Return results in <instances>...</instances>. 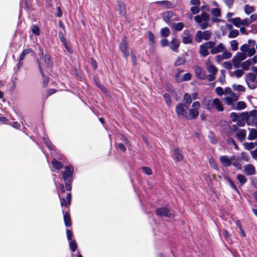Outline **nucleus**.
I'll return each instance as SVG.
<instances>
[{"mask_svg":"<svg viewBox=\"0 0 257 257\" xmlns=\"http://www.w3.org/2000/svg\"><path fill=\"white\" fill-rule=\"evenodd\" d=\"M195 21L198 23L201 29H205L209 26L210 17L208 14L206 12H202L200 15L196 16L194 17Z\"/></svg>","mask_w":257,"mask_h":257,"instance_id":"f257e3e1","label":"nucleus"},{"mask_svg":"<svg viewBox=\"0 0 257 257\" xmlns=\"http://www.w3.org/2000/svg\"><path fill=\"white\" fill-rule=\"evenodd\" d=\"M200 107V104L199 101H194L192 105V108L188 109L187 113V119L189 120L195 119L199 115V109Z\"/></svg>","mask_w":257,"mask_h":257,"instance_id":"f03ea898","label":"nucleus"},{"mask_svg":"<svg viewBox=\"0 0 257 257\" xmlns=\"http://www.w3.org/2000/svg\"><path fill=\"white\" fill-rule=\"evenodd\" d=\"M206 108L210 110L215 108L219 111H222L224 109L221 101L217 98L208 100L206 104Z\"/></svg>","mask_w":257,"mask_h":257,"instance_id":"7ed1b4c3","label":"nucleus"},{"mask_svg":"<svg viewBox=\"0 0 257 257\" xmlns=\"http://www.w3.org/2000/svg\"><path fill=\"white\" fill-rule=\"evenodd\" d=\"M244 80L248 87L250 89H254L257 87L256 84V76L253 73H248L244 76Z\"/></svg>","mask_w":257,"mask_h":257,"instance_id":"20e7f679","label":"nucleus"},{"mask_svg":"<svg viewBox=\"0 0 257 257\" xmlns=\"http://www.w3.org/2000/svg\"><path fill=\"white\" fill-rule=\"evenodd\" d=\"M188 107L184 103H179L176 106V112L179 117L187 118Z\"/></svg>","mask_w":257,"mask_h":257,"instance_id":"39448f33","label":"nucleus"},{"mask_svg":"<svg viewBox=\"0 0 257 257\" xmlns=\"http://www.w3.org/2000/svg\"><path fill=\"white\" fill-rule=\"evenodd\" d=\"M74 172V168L71 166H66L65 170L62 172V178L64 181H72V175Z\"/></svg>","mask_w":257,"mask_h":257,"instance_id":"423d86ee","label":"nucleus"},{"mask_svg":"<svg viewBox=\"0 0 257 257\" xmlns=\"http://www.w3.org/2000/svg\"><path fill=\"white\" fill-rule=\"evenodd\" d=\"M246 58V54L243 52H238L232 59L233 63L235 68L239 67L240 62Z\"/></svg>","mask_w":257,"mask_h":257,"instance_id":"0eeeda50","label":"nucleus"},{"mask_svg":"<svg viewBox=\"0 0 257 257\" xmlns=\"http://www.w3.org/2000/svg\"><path fill=\"white\" fill-rule=\"evenodd\" d=\"M247 125H252L257 127V110H253L249 112V115L247 119Z\"/></svg>","mask_w":257,"mask_h":257,"instance_id":"6e6552de","label":"nucleus"},{"mask_svg":"<svg viewBox=\"0 0 257 257\" xmlns=\"http://www.w3.org/2000/svg\"><path fill=\"white\" fill-rule=\"evenodd\" d=\"M156 214L160 216L170 217L172 215L171 210L166 207L159 208L156 210Z\"/></svg>","mask_w":257,"mask_h":257,"instance_id":"1a4fd4ad","label":"nucleus"},{"mask_svg":"<svg viewBox=\"0 0 257 257\" xmlns=\"http://www.w3.org/2000/svg\"><path fill=\"white\" fill-rule=\"evenodd\" d=\"M120 49L124 57L127 58L129 55L127 43L125 38H124L120 43Z\"/></svg>","mask_w":257,"mask_h":257,"instance_id":"9d476101","label":"nucleus"},{"mask_svg":"<svg viewBox=\"0 0 257 257\" xmlns=\"http://www.w3.org/2000/svg\"><path fill=\"white\" fill-rule=\"evenodd\" d=\"M196 76L199 79L204 80L206 79V74L205 71L200 66H196L194 67Z\"/></svg>","mask_w":257,"mask_h":257,"instance_id":"9b49d317","label":"nucleus"},{"mask_svg":"<svg viewBox=\"0 0 257 257\" xmlns=\"http://www.w3.org/2000/svg\"><path fill=\"white\" fill-rule=\"evenodd\" d=\"M169 48L173 52L178 53L179 52V47L180 46L179 41L176 38H173L169 43Z\"/></svg>","mask_w":257,"mask_h":257,"instance_id":"f8f14e48","label":"nucleus"},{"mask_svg":"<svg viewBox=\"0 0 257 257\" xmlns=\"http://www.w3.org/2000/svg\"><path fill=\"white\" fill-rule=\"evenodd\" d=\"M205 64L206 69L210 74H217L218 72L217 68L215 66L213 65L209 60L206 61Z\"/></svg>","mask_w":257,"mask_h":257,"instance_id":"ddd939ff","label":"nucleus"},{"mask_svg":"<svg viewBox=\"0 0 257 257\" xmlns=\"http://www.w3.org/2000/svg\"><path fill=\"white\" fill-rule=\"evenodd\" d=\"M182 72L181 70L180 69H178L177 70V74L176 75V78L177 81L182 82V81H189L191 79L192 75L190 73H185L183 77L182 78H180L179 77V73Z\"/></svg>","mask_w":257,"mask_h":257,"instance_id":"4468645a","label":"nucleus"},{"mask_svg":"<svg viewBox=\"0 0 257 257\" xmlns=\"http://www.w3.org/2000/svg\"><path fill=\"white\" fill-rule=\"evenodd\" d=\"M71 194L70 193L67 194L66 198H62L60 199L61 205L63 207L65 206V207H68L71 204Z\"/></svg>","mask_w":257,"mask_h":257,"instance_id":"2eb2a0df","label":"nucleus"},{"mask_svg":"<svg viewBox=\"0 0 257 257\" xmlns=\"http://www.w3.org/2000/svg\"><path fill=\"white\" fill-rule=\"evenodd\" d=\"M117 5L119 15L124 16L126 14V6L125 4L121 1H118L117 2Z\"/></svg>","mask_w":257,"mask_h":257,"instance_id":"dca6fc26","label":"nucleus"},{"mask_svg":"<svg viewBox=\"0 0 257 257\" xmlns=\"http://www.w3.org/2000/svg\"><path fill=\"white\" fill-rule=\"evenodd\" d=\"M219 160L224 167H228L231 165V157L226 156H221Z\"/></svg>","mask_w":257,"mask_h":257,"instance_id":"f3484780","label":"nucleus"},{"mask_svg":"<svg viewBox=\"0 0 257 257\" xmlns=\"http://www.w3.org/2000/svg\"><path fill=\"white\" fill-rule=\"evenodd\" d=\"M241 159L238 157L234 156L231 157V164H232L233 166L238 169H241L242 164L240 163Z\"/></svg>","mask_w":257,"mask_h":257,"instance_id":"a211bd4d","label":"nucleus"},{"mask_svg":"<svg viewBox=\"0 0 257 257\" xmlns=\"http://www.w3.org/2000/svg\"><path fill=\"white\" fill-rule=\"evenodd\" d=\"M244 172L248 175H252L255 173L254 167L251 164H247L244 166Z\"/></svg>","mask_w":257,"mask_h":257,"instance_id":"6ab92c4d","label":"nucleus"},{"mask_svg":"<svg viewBox=\"0 0 257 257\" xmlns=\"http://www.w3.org/2000/svg\"><path fill=\"white\" fill-rule=\"evenodd\" d=\"M172 156L173 158L177 161H180L183 159V156L180 154L177 148H174L172 150Z\"/></svg>","mask_w":257,"mask_h":257,"instance_id":"aec40b11","label":"nucleus"},{"mask_svg":"<svg viewBox=\"0 0 257 257\" xmlns=\"http://www.w3.org/2000/svg\"><path fill=\"white\" fill-rule=\"evenodd\" d=\"M32 52V49L29 48V49H24L22 53H21L20 59H19V66H21L22 65V61L25 59V56L26 55L30 54Z\"/></svg>","mask_w":257,"mask_h":257,"instance_id":"412c9836","label":"nucleus"},{"mask_svg":"<svg viewBox=\"0 0 257 257\" xmlns=\"http://www.w3.org/2000/svg\"><path fill=\"white\" fill-rule=\"evenodd\" d=\"M225 47L224 45L222 43H220L217 46H214L213 48L211 50V53L212 54H216L223 51Z\"/></svg>","mask_w":257,"mask_h":257,"instance_id":"4be33fe9","label":"nucleus"},{"mask_svg":"<svg viewBox=\"0 0 257 257\" xmlns=\"http://www.w3.org/2000/svg\"><path fill=\"white\" fill-rule=\"evenodd\" d=\"M173 16V13L171 11H167L163 14V17L164 21L167 23L170 24L171 18Z\"/></svg>","mask_w":257,"mask_h":257,"instance_id":"5701e85b","label":"nucleus"},{"mask_svg":"<svg viewBox=\"0 0 257 257\" xmlns=\"http://www.w3.org/2000/svg\"><path fill=\"white\" fill-rule=\"evenodd\" d=\"M37 63L38 65L40 72V73L42 76V77H43V85L44 87H46L48 82V78L47 76H45L44 75L43 70H42V68L41 64H40V62L39 60H38Z\"/></svg>","mask_w":257,"mask_h":257,"instance_id":"b1692460","label":"nucleus"},{"mask_svg":"<svg viewBox=\"0 0 257 257\" xmlns=\"http://www.w3.org/2000/svg\"><path fill=\"white\" fill-rule=\"evenodd\" d=\"M236 137L240 141H242L246 137V131L244 129L238 130L236 133Z\"/></svg>","mask_w":257,"mask_h":257,"instance_id":"393cba45","label":"nucleus"},{"mask_svg":"<svg viewBox=\"0 0 257 257\" xmlns=\"http://www.w3.org/2000/svg\"><path fill=\"white\" fill-rule=\"evenodd\" d=\"M257 138V130L254 128L249 129V133L248 136L249 140H253Z\"/></svg>","mask_w":257,"mask_h":257,"instance_id":"a878e982","label":"nucleus"},{"mask_svg":"<svg viewBox=\"0 0 257 257\" xmlns=\"http://www.w3.org/2000/svg\"><path fill=\"white\" fill-rule=\"evenodd\" d=\"M199 52L201 56L206 57L209 55L208 49L203 44L200 46Z\"/></svg>","mask_w":257,"mask_h":257,"instance_id":"bb28decb","label":"nucleus"},{"mask_svg":"<svg viewBox=\"0 0 257 257\" xmlns=\"http://www.w3.org/2000/svg\"><path fill=\"white\" fill-rule=\"evenodd\" d=\"M148 39L150 43V45L153 47L155 44V36L153 33L151 31L148 33Z\"/></svg>","mask_w":257,"mask_h":257,"instance_id":"cd10ccee","label":"nucleus"},{"mask_svg":"<svg viewBox=\"0 0 257 257\" xmlns=\"http://www.w3.org/2000/svg\"><path fill=\"white\" fill-rule=\"evenodd\" d=\"M52 165L54 168L57 170H60L63 168V164L58 161H57L56 159H53L52 162Z\"/></svg>","mask_w":257,"mask_h":257,"instance_id":"c85d7f7f","label":"nucleus"},{"mask_svg":"<svg viewBox=\"0 0 257 257\" xmlns=\"http://www.w3.org/2000/svg\"><path fill=\"white\" fill-rule=\"evenodd\" d=\"M63 217L65 225L67 227L70 226L71 221L69 214L67 213H64Z\"/></svg>","mask_w":257,"mask_h":257,"instance_id":"c756f323","label":"nucleus"},{"mask_svg":"<svg viewBox=\"0 0 257 257\" xmlns=\"http://www.w3.org/2000/svg\"><path fill=\"white\" fill-rule=\"evenodd\" d=\"M211 14L212 15V17H220L221 16V10L219 8H215L211 10Z\"/></svg>","mask_w":257,"mask_h":257,"instance_id":"7c9ffc66","label":"nucleus"},{"mask_svg":"<svg viewBox=\"0 0 257 257\" xmlns=\"http://www.w3.org/2000/svg\"><path fill=\"white\" fill-rule=\"evenodd\" d=\"M251 64H252L251 60L250 59H248V60L243 62V63H242L241 64V67L242 68V69L244 70H247L249 69V67Z\"/></svg>","mask_w":257,"mask_h":257,"instance_id":"2f4dec72","label":"nucleus"},{"mask_svg":"<svg viewBox=\"0 0 257 257\" xmlns=\"http://www.w3.org/2000/svg\"><path fill=\"white\" fill-rule=\"evenodd\" d=\"M233 89L234 91L238 92H244L245 90V87L242 85L233 84L232 86Z\"/></svg>","mask_w":257,"mask_h":257,"instance_id":"473e14b6","label":"nucleus"},{"mask_svg":"<svg viewBox=\"0 0 257 257\" xmlns=\"http://www.w3.org/2000/svg\"><path fill=\"white\" fill-rule=\"evenodd\" d=\"M228 21L233 23L237 27H239L241 25V19L238 18H235L232 19L228 20Z\"/></svg>","mask_w":257,"mask_h":257,"instance_id":"72a5a7b5","label":"nucleus"},{"mask_svg":"<svg viewBox=\"0 0 257 257\" xmlns=\"http://www.w3.org/2000/svg\"><path fill=\"white\" fill-rule=\"evenodd\" d=\"M160 32L162 36L164 37H167L170 34V31L168 27L162 28Z\"/></svg>","mask_w":257,"mask_h":257,"instance_id":"f704fd0d","label":"nucleus"},{"mask_svg":"<svg viewBox=\"0 0 257 257\" xmlns=\"http://www.w3.org/2000/svg\"><path fill=\"white\" fill-rule=\"evenodd\" d=\"M204 39L203 36L202 34V32L201 31H198L196 32V34L195 36V40L197 42L200 43L202 40Z\"/></svg>","mask_w":257,"mask_h":257,"instance_id":"c9c22d12","label":"nucleus"},{"mask_svg":"<svg viewBox=\"0 0 257 257\" xmlns=\"http://www.w3.org/2000/svg\"><path fill=\"white\" fill-rule=\"evenodd\" d=\"M186 62V60L184 57H178L175 61L174 65L176 66L183 65Z\"/></svg>","mask_w":257,"mask_h":257,"instance_id":"e433bc0d","label":"nucleus"},{"mask_svg":"<svg viewBox=\"0 0 257 257\" xmlns=\"http://www.w3.org/2000/svg\"><path fill=\"white\" fill-rule=\"evenodd\" d=\"M246 107L245 103L242 101L238 102L235 106L234 107V109L237 110H242L244 109Z\"/></svg>","mask_w":257,"mask_h":257,"instance_id":"4c0bfd02","label":"nucleus"},{"mask_svg":"<svg viewBox=\"0 0 257 257\" xmlns=\"http://www.w3.org/2000/svg\"><path fill=\"white\" fill-rule=\"evenodd\" d=\"M69 243L70 249L73 252L75 251L76 250L77 247V245L75 240L74 239L71 240L70 241H69Z\"/></svg>","mask_w":257,"mask_h":257,"instance_id":"58836bf2","label":"nucleus"},{"mask_svg":"<svg viewBox=\"0 0 257 257\" xmlns=\"http://www.w3.org/2000/svg\"><path fill=\"white\" fill-rule=\"evenodd\" d=\"M163 97L166 101V102L168 106L171 107L172 101H171V98L170 96L168 94L165 93L163 95Z\"/></svg>","mask_w":257,"mask_h":257,"instance_id":"ea45409f","label":"nucleus"},{"mask_svg":"<svg viewBox=\"0 0 257 257\" xmlns=\"http://www.w3.org/2000/svg\"><path fill=\"white\" fill-rule=\"evenodd\" d=\"M184 101L186 104H190L192 102V97L188 93H185L183 97Z\"/></svg>","mask_w":257,"mask_h":257,"instance_id":"a19ab883","label":"nucleus"},{"mask_svg":"<svg viewBox=\"0 0 257 257\" xmlns=\"http://www.w3.org/2000/svg\"><path fill=\"white\" fill-rule=\"evenodd\" d=\"M237 180L239 181L241 185H243L247 181V179H246L245 176L241 174H238L237 176Z\"/></svg>","mask_w":257,"mask_h":257,"instance_id":"79ce46f5","label":"nucleus"},{"mask_svg":"<svg viewBox=\"0 0 257 257\" xmlns=\"http://www.w3.org/2000/svg\"><path fill=\"white\" fill-rule=\"evenodd\" d=\"M244 148L245 150H250L254 148L255 145L254 143H245L243 144Z\"/></svg>","mask_w":257,"mask_h":257,"instance_id":"37998d69","label":"nucleus"},{"mask_svg":"<svg viewBox=\"0 0 257 257\" xmlns=\"http://www.w3.org/2000/svg\"><path fill=\"white\" fill-rule=\"evenodd\" d=\"M249 115V112H242L239 115V119L246 120V123L247 122V119L248 118Z\"/></svg>","mask_w":257,"mask_h":257,"instance_id":"c03bdc74","label":"nucleus"},{"mask_svg":"<svg viewBox=\"0 0 257 257\" xmlns=\"http://www.w3.org/2000/svg\"><path fill=\"white\" fill-rule=\"evenodd\" d=\"M239 34L238 31L237 30H232L230 31L228 35V37L230 38H236Z\"/></svg>","mask_w":257,"mask_h":257,"instance_id":"a18cd8bd","label":"nucleus"},{"mask_svg":"<svg viewBox=\"0 0 257 257\" xmlns=\"http://www.w3.org/2000/svg\"><path fill=\"white\" fill-rule=\"evenodd\" d=\"M230 45H231V49L233 51H235L237 50L238 43L236 40H232L230 42Z\"/></svg>","mask_w":257,"mask_h":257,"instance_id":"49530a36","label":"nucleus"},{"mask_svg":"<svg viewBox=\"0 0 257 257\" xmlns=\"http://www.w3.org/2000/svg\"><path fill=\"white\" fill-rule=\"evenodd\" d=\"M43 142H44V144L46 145V146L47 147V148L49 150H53V146L51 143V142H50V141L48 139H47V138H43Z\"/></svg>","mask_w":257,"mask_h":257,"instance_id":"de8ad7c7","label":"nucleus"},{"mask_svg":"<svg viewBox=\"0 0 257 257\" xmlns=\"http://www.w3.org/2000/svg\"><path fill=\"white\" fill-rule=\"evenodd\" d=\"M184 27V24L182 22L178 23L177 24L174 25V29L176 31H181Z\"/></svg>","mask_w":257,"mask_h":257,"instance_id":"09e8293b","label":"nucleus"},{"mask_svg":"<svg viewBox=\"0 0 257 257\" xmlns=\"http://www.w3.org/2000/svg\"><path fill=\"white\" fill-rule=\"evenodd\" d=\"M203 45L205 46L207 49L212 50L215 46V43L213 41H208L205 43Z\"/></svg>","mask_w":257,"mask_h":257,"instance_id":"8fccbe9b","label":"nucleus"},{"mask_svg":"<svg viewBox=\"0 0 257 257\" xmlns=\"http://www.w3.org/2000/svg\"><path fill=\"white\" fill-rule=\"evenodd\" d=\"M227 180L229 184L231 187L234 189L237 193H239V190L237 188L235 185L233 183V182L231 181V180L229 178H227Z\"/></svg>","mask_w":257,"mask_h":257,"instance_id":"3c124183","label":"nucleus"},{"mask_svg":"<svg viewBox=\"0 0 257 257\" xmlns=\"http://www.w3.org/2000/svg\"><path fill=\"white\" fill-rule=\"evenodd\" d=\"M202 34L203 36L204 40H208L211 37V33L209 31H205L202 32Z\"/></svg>","mask_w":257,"mask_h":257,"instance_id":"603ef678","label":"nucleus"},{"mask_svg":"<svg viewBox=\"0 0 257 257\" xmlns=\"http://www.w3.org/2000/svg\"><path fill=\"white\" fill-rule=\"evenodd\" d=\"M31 30L33 33H34L36 35L39 36L40 35V29L37 26L33 25Z\"/></svg>","mask_w":257,"mask_h":257,"instance_id":"864d4df0","label":"nucleus"},{"mask_svg":"<svg viewBox=\"0 0 257 257\" xmlns=\"http://www.w3.org/2000/svg\"><path fill=\"white\" fill-rule=\"evenodd\" d=\"M182 42L185 44H189L192 43V38L190 36H185L183 38Z\"/></svg>","mask_w":257,"mask_h":257,"instance_id":"5fc2aeb1","label":"nucleus"},{"mask_svg":"<svg viewBox=\"0 0 257 257\" xmlns=\"http://www.w3.org/2000/svg\"><path fill=\"white\" fill-rule=\"evenodd\" d=\"M209 162L210 166L212 168L216 169V170L218 169L217 165L213 158H211L210 159H209Z\"/></svg>","mask_w":257,"mask_h":257,"instance_id":"6e6d98bb","label":"nucleus"},{"mask_svg":"<svg viewBox=\"0 0 257 257\" xmlns=\"http://www.w3.org/2000/svg\"><path fill=\"white\" fill-rule=\"evenodd\" d=\"M230 117L231 118L232 120L234 122L237 121L239 119V115L235 112H231L230 113Z\"/></svg>","mask_w":257,"mask_h":257,"instance_id":"4d7b16f0","label":"nucleus"},{"mask_svg":"<svg viewBox=\"0 0 257 257\" xmlns=\"http://www.w3.org/2000/svg\"><path fill=\"white\" fill-rule=\"evenodd\" d=\"M254 8L250 6L246 5L245 7V12L246 14H249L253 12Z\"/></svg>","mask_w":257,"mask_h":257,"instance_id":"13d9d810","label":"nucleus"},{"mask_svg":"<svg viewBox=\"0 0 257 257\" xmlns=\"http://www.w3.org/2000/svg\"><path fill=\"white\" fill-rule=\"evenodd\" d=\"M190 11L193 14H197L199 12L200 8L198 6H195L192 7L190 9Z\"/></svg>","mask_w":257,"mask_h":257,"instance_id":"bf43d9fd","label":"nucleus"},{"mask_svg":"<svg viewBox=\"0 0 257 257\" xmlns=\"http://www.w3.org/2000/svg\"><path fill=\"white\" fill-rule=\"evenodd\" d=\"M233 73L237 78H239L243 75V71L242 70L237 69L234 71Z\"/></svg>","mask_w":257,"mask_h":257,"instance_id":"052dcab7","label":"nucleus"},{"mask_svg":"<svg viewBox=\"0 0 257 257\" xmlns=\"http://www.w3.org/2000/svg\"><path fill=\"white\" fill-rule=\"evenodd\" d=\"M246 52H247V55L248 56H252L255 53V48L254 47H252L251 48L249 47Z\"/></svg>","mask_w":257,"mask_h":257,"instance_id":"680f3d73","label":"nucleus"},{"mask_svg":"<svg viewBox=\"0 0 257 257\" xmlns=\"http://www.w3.org/2000/svg\"><path fill=\"white\" fill-rule=\"evenodd\" d=\"M222 55L224 58V59H227L231 57L232 54L231 53L228 51H224L222 54Z\"/></svg>","mask_w":257,"mask_h":257,"instance_id":"e2e57ef3","label":"nucleus"},{"mask_svg":"<svg viewBox=\"0 0 257 257\" xmlns=\"http://www.w3.org/2000/svg\"><path fill=\"white\" fill-rule=\"evenodd\" d=\"M142 170L144 173L147 175H150L152 174L151 169L147 167H144L142 168Z\"/></svg>","mask_w":257,"mask_h":257,"instance_id":"0e129e2a","label":"nucleus"},{"mask_svg":"<svg viewBox=\"0 0 257 257\" xmlns=\"http://www.w3.org/2000/svg\"><path fill=\"white\" fill-rule=\"evenodd\" d=\"M249 47V45L248 44H243L242 45L240 48V50L243 52V53H245V52H246L247 50L248 49V48Z\"/></svg>","mask_w":257,"mask_h":257,"instance_id":"69168bd1","label":"nucleus"},{"mask_svg":"<svg viewBox=\"0 0 257 257\" xmlns=\"http://www.w3.org/2000/svg\"><path fill=\"white\" fill-rule=\"evenodd\" d=\"M215 75L216 74H210L208 75H206V78L207 79V80L210 82L213 81L215 79Z\"/></svg>","mask_w":257,"mask_h":257,"instance_id":"338daca9","label":"nucleus"},{"mask_svg":"<svg viewBox=\"0 0 257 257\" xmlns=\"http://www.w3.org/2000/svg\"><path fill=\"white\" fill-rule=\"evenodd\" d=\"M168 40L166 39H164L161 40L160 43L162 47H166L169 44Z\"/></svg>","mask_w":257,"mask_h":257,"instance_id":"774afa93","label":"nucleus"}]
</instances>
